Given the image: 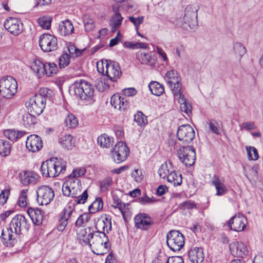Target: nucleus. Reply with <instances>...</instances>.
Instances as JSON below:
<instances>
[{
    "instance_id": "obj_13",
    "label": "nucleus",
    "mask_w": 263,
    "mask_h": 263,
    "mask_svg": "<svg viewBox=\"0 0 263 263\" xmlns=\"http://www.w3.org/2000/svg\"><path fill=\"white\" fill-rule=\"evenodd\" d=\"M105 66V74L111 82H116L120 78L121 71L119 64L114 61L106 60L102 63Z\"/></svg>"
},
{
    "instance_id": "obj_53",
    "label": "nucleus",
    "mask_w": 263,
    "mask_h": 263,
    "mask_svg": "<svg viewBox=\"0 0 263 263\" xmlns=\"http://www.w3.org/2000/svg\"><path fill=\"white\" fill-rule=\"evenodd\" d=\"M70 56L65 53L60 56L59 59V66L61 68H65L69 64Z\"/></svg>"
},
{
    "instance_id": "obj_48",
    "label": "nucleus",
    "mask_w": 263,
    "mask_h": 263,
    "mask_svg": "<svg viewBox=\"0 0 263 263\" xmlns=\"http://www.w3.org/2000/svg\"><path fill=\"white\" fill-rule=\"evenodd\" d=\"M124 47L129 49H146L147 45L144 43L126 42L124 43Z\"/></svg>"
},
{
    "instance_id": "obj_25",
    "label": "nucleus",
    "mask_w": 263,
    "mask_h": 263,
    "mask_svg": "<svg viewBox=\"0 0 263 263\" xmlns=\"http://www.w3.org/2000/svg\"><path fill=\"white\" fill-rule=\"evenodd\" d=\"M95 228L97 230V231L104 232L106 234L108 233L111 230V218L107 216L102 217L97 221Z\"/></svg>"
},
{
    "instance_id": "obj_45",
    "label": "nucleus",
    "mask_w": 263,
    "mask_h": 263,
    "mask_svg": "<svg viewBox=\"0 0 263 263\" xmlns=\"http://www.w3.org/2000/svg\"><path fill=\"white\" fill-rule=\"evenodd\" d=\"M103 201L101 198H97L91 205L89 206L90 213H95L103 208Z\"/></svg>"
},
{
    "instance_id": "obj_40",
    "label": "nucleus",
    "mask_w": 263,
    "mask_h": 263,
    "mask_svg": "<svg viewBox=\"0 0 263 263\" xmlns=\"http://www.w3.org/2000/svg\"><path fill=\"white\" fill-rule=\"evenodd\" d=\"M167 180L174 186L180 185L182 183L181 175L178 174L175 171H172L168 175Z\"/></svg>"
},
{
    "instance_id": "obj_1",
    "label": "nucleus",
    "mask_w": 263,
    "mask_h": 263,
    "mask_svg": "<svg viewBox=\"0 0 263 263\" xmlns=\"http://www.w3.org/2000/svg\"><path fill=\"white\" fill-rule=\"evenodd\" d=\"M72 88L76 97L86 105L91 104L95 101L93 87L86 81H77L72 84Z\"/></svg>"
},
{
    "instance_id": "obj_36",
    "label": "nucleus",
    "mask_w": 263,
    "mask_h": 263,
    "mask_svg": "<svg viewBox=\"0 0 263 263\" xmlns=\"http://www.w3.org/2000/svg\"><path fill=\"white\" fill-rule=\"evenodd\" d=\"M98 143L101 147L103 148H109L113 144V138L109 137L107 135L104 134L99 136L97 139Z\"/></svg>"
},
{
    "instance_id": "obj_38",
    "label": "nucleus",
    "mask_w": 263,
    "mask_h": 263,
    "mask_svg": "<svg viewBox=\"0 0 263 263\" xmlns=\"http://www.w3.org/2000/svg\"><path fill=\"white\" fill-rule=\"evenodd\" d=\"M148 87L152 93L157 96L161 95L164 91L163 85L156 81L151 82Z\"/></svg>"
},
{
    "instance_id": "obj_32",
    "label": "nucleus",
    "mask_w": 263,
    "mask_h": 263,
    "mask_svg": "<svg viewBox=\"0 0 263 263\" xmlns=\"http://www.w3.org/2000/svg\"><path fill=\"white\" fill-rule=\"evenodd\" d=\"M74 31V27L71 22L66 20L60 23L59 26V32L62 35H68L72 34Z\"/></svg>"
},
{
    "instance_id": "obj_49",
    "label": "nucleus",
    "mask_w": 263,
    "mask_h": 263,
    "mask_svg": "<svg viewBox=\"0 0 263 263\" xmlns=\"http://www.w3.org/2000/svg\"><path fill=\"white\" fill-rule=\"evenodd\" d=\"M90 213H85L80 215L75 222L76 226L77 227H80L86 223L90 220Z\"/></svg>"
},
{
    "instance_id": "obj_56",
    "label": "nucleus",
    "mask_w": 263,
    "mask_h": 263,
    "mask_svg": "<svg viewBox=\"0 0 263 263\" xmlns=\"http://www.w3.org/2000/svg\"><path fill=\"white\" fill-rule=\"evenodd\" d=\"M210 131L216 135H220L219 124L215 120H210L208 123Z\"/></svg>"
},
{
    "instance_id": "obj_4",
    "label": "nucleus",
    "mask_w": 263,
    "mask_h": 263,
    "mask_svg": "<svg viewBox=\"0 0 263 263\" xmlns=\"http://www.w3.org/2000/svg\"><path fill=\"white\" fill-rule=\"evenodd\" d=\"M167 85L171 88L175 98L178 100L181 111L189 116L192 112V106L191 104L186 100L181 91V84L180 83V79L175 82L168 81Z\"/></svg>"
},
{
    "instance_id": "obj_60",
    "label": "nucleus",
    "mask_w": 263,
    "mask_h": 263,
    "mask_svg": "<svg viewBox=\"0 0 263 263\" xmlns=\"http://www.w3.org/2000/svg\"><path fill=\"white\" fill-rule=\"evenodd\" d=\"M158 173L161 178L163 179H165L166 177L167 178L170 173L169 170L167 168V164H162L159 168Z\"/></svg>"
},
{
    "instance_id": "obj_62",
    "label": "nucleus",
    "mask_w": 263,
    "mask_h": 263,
    "mask_svg": "<svg viewBox=\"0 0 263 263\" xmlns=\"http://www.w3.org/2000/svg\"><path fill=\"white\" fill-rule=\"evenodd\" d=\"M129 21L133 23L134 26H135V28L136 31L138 30L139 26L140 24H141L144 21L143 16H139L138 17H135L134 16H129L128 17Z\"/></svg>"
},
{
    "instance_id": "obj_59",
    "label": "nucleus",
    "mask_w": 263,
    "mask_h": 263,
    "mask_svg": "<svg viewBox=\"0 0 263 263\" xmlns=\"http://www.w3.org/2000/svg\"><path fill=\"white\" fill-rule=\"evenodd\" d=\"M88 197L87 190H85L82 194L78 195L77 197H76L74 199V201L77 204H83L84 203Z\"/></svg>"
},
{
    "instance_id": "obj_16",
    "label": "nucleus",
    "mask_w": 263,
    "mask_h": 263,
    "mask_svg": "<svg viewBox=\"0 0 263 263\" xmlns=\"http://www.w3.org/2000/svg\"><path fill=\"white\" fill-rule=\"evenodd\" d=\"M247 219L242 214L238 213L233 216L229 221L228 226L230 230L240 232L246 227Z\"/></svg>"
},
{
    "instance_id": "obj_64",
    "label": "nucleus",
    "mask_w": 263,
    "mask_h": 263,
    "mask_svg": "<svg viewBox=\"0 0 263 263\" xmlns=\"http://www.w3.org/2000/svg\"><path fill=\"white\" fill-rule=\"evenodd\" d=\"M97 88L99 91H103L107 88H109V85L105 83V80L102 78L98 80L96 84Z\"/></svg>"
},
{
    "instance_id": "obj_8",
    "label": "nucleus",
    "mask_w": 263,
    "mask_h": 263,
    "mask_svg": "<svg viewBox=\"0 0 263 263\" xmlns=\"http://www.w3.org/2000/svg\"><path fill=\"white\" fill-rule=\"evenodd\" d=\"M179 159L186 166L193 165L195 161V149L190 146H182L177 151Z\"/></svg>"
},
{
    "instance_id": "obj_35",
    "label": "nucleus",
    "mask_w": 263,
    "mask_h": 263,
    "mask_svg": "<svg viewBox=\"0 0 263 263\" xmlns=\"http://www.w3.org/2000/svg\"><path fill=\"white\" fill-rule=\"evenodd\" d=\"M89 229H91V228H88L89 231ZM77 238L80 243L83 242L85 244L89 245L90 247H91L90 243V237L89 236V232L88 233L86 229L82 228L77 232Z\"/></svg>"
},
{
    "instance_id": "obj_19",
    "label": "nucleus",
    "mask_w": 263,
    "mask_h": 263,
    "mask_svg": "<svg viewBox=\"0 0 263 263\" xmlns=\"http://www.w3.org/2000/svg\"><path fill=\"white\" fill-rule=\"evenodd\" d=\"M135 227L137 229L147 230L153 224L152 218L146 213H140L134 218Z\"/></svg>"
},
{
    "instance_id": "obj_30",
    "label": "nucleus",
    "mask_w": 263,
    "mask_h": 263,
    "mask_svg": "<svg viewBox=\"0 0 263 263\" xmlns=\"http://www.w3.org/2000/svg\"><path fill=\"white\" fill-rule=\"evenodd\" d=\"M117 9H118L113 8V11L115 12V14L111 17L110 21V25L111 27V31L112 32H115L116 30L120 27L123 19V17L118 11Z\"/></svg>"
},
{
    "instance_id": "obj_52",
    "label": "nucleus",
    "mask_w": 263,
    "mask_h": 263,
    "mask_svg": "<svg viewBox=\"0 0 263 263\" xmlns=\"http://www.w3.org/2000/svg\"><path fill=\"white\" fill-rule=\"evenodd\" d=\"M85 173L86 169L84 167H77L72 171V173L68 175V177L73 179H79V177L83 176Z\"/></svg>"
},
{
    "instance_id": "obj_28",
    "label": "nucleus",
    "mask_w": 263,
    "mask_h": 263,
    "mask_svg": "<svg viewBox=\"0 0 263 263\" xmlns=\"http://www.w3.org/2000/svg\"><path fill=\"white\" fill-rule=\"evenodd\" d=\"M80 184H81V181L79 179H73L68 176L63 184L62 192L63 195L66 196H69V191H70V189L75 188Z\"/></svg>"
},
{
    "instance_id": "obj_27",
    "label": "nucleus",
    "mask_w": 263,
    "mask_h": 263,
    "mask_svg": "<svg viewBox=\"0 0 263 263\" xmlns=\"http://www.w3.org/2000/svg\"><path fill=\"white\" fill-rule=\"evenodd\" d=\"M188 257L193 263L201 262L204 258L202 249L201 248L191 249L189 252Z\"/></svg>"
},
{
    "instance_id": "obj_12",
    "label": "nucleus",
    "mask_w": 263,
    "mask_h": 263,
    "mask_svg": "<svg viewBox=\"0 0 263 263\" xmlns=\"http://www.w3.org/2000/svg\"><path fill=\"white\" fill-rule=\"evenodd\" d=\"M39 45L44 52L54 51L58 48L57 39L50 34H43L40 37Z\"/></svg>"
},
{
    "instance_id": "obj_14",
    "label": "nucleus",
    "mask_w": 263,
    "mask_h": 263,
    "mask_svg": "<svg viewBox=\"0 0 263 263\" xmlns=\"http://www.w3.org/2000/svg\"><path fill=\"white\" fill-rule=\"evenodd\" d=\"M73 213L74 209L71 206H68L63 210L59 218L57 224V229L59 231H63L69 223H71L74 220L75 218L73 215Z\"/></svg>"
},
{
    "instance_id": "obj_23",
    "label": "nucleus",
    "mask_w": 263,
    "mask_h": 263,
    "mask_svg": "<svg viewBox=\"0 0 263 263\" xmlns=\"http://www.w3.org/2000/svg\"><path fill=\"white\" fill-rule=\"evenodd\" d=\"M110 104L115 108L121 111H124L128 107L129 102L124 97H122L120 94H114L110 99Z\"/></svg>"
},
{
    "instance_id": "obj_43",
    "label": "nucleus",
    "mask_w": 263,
    "mask_h": 263,
    "mask_svg": "<svg viewBox=\"0 0 263 263\" xmlns=\"http://www.w3.org/2000/svg\"><path fill=\"white\" fill-rule=\"evenodd\" d=\"M45 70H46V74L48 77H50L52 74L57 73L58 71L57 65L54 63H44Z\"/></svg>"
},
{
    "instance_id": "obj_39",
    "label": "nucleus",
    "mask_w": 263,
    "mask_h": 263,
    "mask_svg": "<svg viewBox=\"0 0 263 263\" xmlns=\"http://www.w3.org/2000/svg\"><path fill=\"white\" fill-rule=\"evenodd\" d=\"M64 124L68 128H74L78 125V120L73 114L68 113L64 120Z\"/></svg>"
},
{
    "instance_id": "obj_18",
    "label": "nucleus",
    "mask_w": 263,
    "mask_h": 263,
    "mask_svg": "<svg viewBox=\"0 0 263 263\" xmlns=\"http://www.w3.org/2000/svg\"><path fill=\"white\" fill-rule=\"evenodd\" d=\"M197 8L192 5L187 6L185 9L183 20L190 28L197 25Z\"/></svg>"
},
{
    "instance_id": "obj_3",
    "label": "nucleus",
    "mask_w": 263,
    "mask_h": 263,
    "mask_svg": "<svg viewBox=\"0 0 263 263\" xmlns=\"http://www.w3.org/2000/svg\"><path fill=\"white\" fill-rule=\"evenodd\" d=\"M89 236L92 252L97 255H104L107 253L110 248V244L109 242L108 236L104 232L100 231L91 232L89 229Z\"/></svg>"
},
{
    "instance_id": "obj_46",
    "label": "nucleus",
    "mask_w": 263,
    "mask_h": 263,
    "mask_svg": "<svg viewBox=\"0 0 263 263\" xmlns=\"http://www.w3.org/2000/svg\"><path fill=\"white\" fill-rule=\"evenodd\" d=\"M53 94V92L51 89L47 88H42L39 90V93L35 95L34 96H40L44 99V102H46V99L50 98Z\"/></svg>"
},
{
    "instance_id": "obj_47",
    "label": "nucleus",
    "mask_w": 263,
    "mask_h": 263,
    "mask_svg": "<svg viewBox=\"0 0 263 263\" xmlns=\"http://www.w3.org/2000/svg\"><path fill=\"white\" fill-rule=\"evenodd\" d=\"M51 21L52 18L49 16H43L40 17L37 22L43 29H48L50 27Z\"/></svg>"
},
{
    "instance_id": "obj_50",
    "label": "nucleus",
    "mask_w": 263,
    "mask_h": 263,
    "mask_svg": "<svg viewBox=\"0 0 263 263\" xmlns=\"http://www.w3.org/2000/svg\"><path fill=\"white\" fill-rule=\"evenodd\" d=\"M234 50L236 54H237L240 59L246 53V49L240 43L237 42L234 45Z\"/></svg>"
},
{
    "instance_id": "obj_20",
    "label": "nucleus",
    "mask_w": 263,
    "mask_h": 263,
    "mask_svg": "<svg viewBox=\"0 0 263 263\" xmlns=\"http://www.w3.org/2000/svg\"><path fill=\"white\" fill-rule=\"evenodd\" d=\"M26 148L31 152H36L43 146L41 138L36 135H31L27 137L26 141Z\"/></svg>"
},
{
    "instance_id": "obj_7",
    "label": "nucleus",
    "mask_w": 263,
    "mask_h": 263,
    "mask_svg": "<svg viewBox=\"0 0 263 263\" xmlns=\"http://www.w3.org/2000/svg\"><path fill=\"white\" fill-rule=\"evenodd\" d=\"M36 201L40 205H47L53 200L54 197L53 190L47 185L39 186L36 191Z\"/></svg>"
},
{
    "instance_id": "obj_21",
    "label": "nucleus",
    "mask_w": 263,
    "mask_h": 263,
    "mask_svg": "<svg viewBox=\"0 0 263 263\" xmlns=\"http://www.w3.org/2000/svg\"><path fill=\"white\" fill-rule=\"evenodd\" d=\"M137 60L142 64L154 66L156 62V58L152 52L139 51L136 53Z\"/></svg>"
},
{
    "instance_id": "obj_55",
    "label": "nucleus",
    "mask_w": 263,
    "mask_h": 263,
    "mask_svg": "<svg viewBox=\"0 0 263 263\" xmlns=\"http://www.w3.org/2000/svg\"><path fill=\"white\" fill-rule=\"evenodd\" d=\"M248 159L251 160H256L258 158L257 150L254 147L246 146Z\"/></svg>"
},
{
    "instance_id": "obj_54",
    "label": "nucleus",
    "mask_w": 263,
    "mask_h": 263,
    "mask_svg": "<svg viewBox=\"0 0 263 263\" xmlns=\"http://www.w3.org/2000/svg\"><path fill=\"white\" fill-rule=\"evenodd\" d=\"M28 190L24 189L22 191L17 203L20 207H25L27 205V193Z\"/></svg>"
},
{
    "instance_id": "obj_42",
    "label": "nucleus",
    "mask_w": 263,
    "mask_h": 263,
    "mask_svg": "<svg viewBox=\"0 0 263 263\" xmlns=\"http://www.w3.org/2000/svg\"><path fill=\"white\" fill-rule=\"evenodd\" d=\"M10 153V143L3 139H0V155L6 157Z\"/></svg>"
},
{
    "instance_id": "obj_57",
    "label": "nucleus",
    "mask_w": 263,
    "mask_h": 263,
    "mask_svg": "<svg viewBox=\"0 0 263 263\" xmlns=\"http://www.w3.org/2000/svg\"><path fill=\"white\" fill-rule=\"evenodd\" d=\"M84 24L85 29L87 32L91 31L95 27L94 20L87 16H85L84 18Z\"/></svg>"
},
{
    "instance_id": "obj_26",
    "label": "nucleus",
    "mask_w": 263,
    "mask_h": 263,
    "mask_svg": "<svg viewBox=\"0 0 263 263\" xmlns=\"http://www.w3.org/2000/svg\"><path fill=\"white\" fill-rule=\"evenodd\" d=\"M27 213L33 223L37 226L42 224L44 215L43 211L39 208H29L27 210Z\"/></svg>"
},
{
    "instance_id": "obj_44",
    "label": "nucleus",
    "mask_w": 263,
    "mask_h": 263,
    "mask_svg": "<svg viewBox=\"0 0 263 263\" xmlns=\"http://www.w3.org/2000/svg\"><path fill=\"white\" fill-rule=\"evenodd\" d=\"M134 121L140 126H144L147 123L146 116L139 111L135 115Z\"/></svg>"
},
{
    "instance_id": "obj_31",
    "label": "nucleus",
    "mask_w": 263,
    "mask_h": 263,
    "mask_svg": "<svg viewBox=\"0 0 263 263\" xmlns=\"http://www.w3.org/2000/svg\"><path fill=\"white\" fill-rule=\"evenodd\" d=\"M30 68L39 78H42L46 73L44 63L38 59H35L33 61Z\"/></svg>"
},
{
    "instance_id": "obj_9",
    "label": "nucleus",
    "mask_w": 263,
    "mask_h": 263,
    "mask_svg": "<svg viewBox=\"0 0 263 263\" xmlns=\"http://www.w3.org/2000/svg\"><path fill=\"white\" fill-rule=\"evenodd\" d=\"M129 154V149L122 141L118 142L111 151V155L115 162L120 163L125 161Z\"/></svg>"
},
{
    "instance_id": "obj_63",
    "label": "nucleus",
    "mask_w": 263,
    "mask_h": 263,
    "mask_svg": "<svg viewBox=\"0 0 263 263\" xmlns=\"http://www.w3.org/2000/svg\"><path fill=\"white\" fill-rule=\"evenodd\" d=\"M132 176L134 178L135 181L137 182H140L143 178L141 171L138 169H135L134 171L132 174Z\"/></svg>"
},
{
    "instance_id": "obj_24",
    "label": "nucleus",
    "mask_w": 263,
    "mask_h": 263,
    "mask_svg": "<svg viewBox=\"0 0 263 263\" xmlns=\"http://www.w3.org/2000/svg\"><path fill=\"white\" fill-rule=\"evenodd\" d=\"M39 177L36 173L31 171H24L20 175V181L24 185L36 183Z\"/></svg>"
},
{
    "instance_id": "obj_22",
    "label": "nucleus",
    "mask_w": 263,
    "mask_h": 263,
    "mask_svg": "<svg viewBox=\"0 0 263 263\" xmlns=\"http://www.w3.org/2000/svg\"><path fill=\"white\" fill-rule=\"evenodd\" d=\"M229 247L232 254L238 257H243L249 252L247 246L241 241L233 242L230 244Z\"/></svg>"
},
{
    "instance_id": "obj_41",
    "label": "nucleus",
    "mask_w": 263,
    "mask_h": 263,
    "mask_svg": "<svg viewBox=\"0 0 263 263\" xmlns=\"http://www.w3.org/2000/svg\"><path fill=\"white\" fill-rule=\"evenodd\" d=\"M35 115L28 111L23 116L22 120L23 124L26 127H30L33 125L35 123L36 118Z\"/></svg>"
},
{
    "instance_id": "obj_5",
    "label": "nucleus",
    "mask_w": 263,
    "mask_h": 263,
    "mask_svg": "<svg viewBox=\"0 0 263 263\" xmlns=\"http://www.w3.org/2000/svg\"><path fill=\"white\" fill-rule=\"evenodd\" d=\"M17 82L11 76L4 77L0 80V95L4 98H10L17 91Z\"/></svg>"
},
{
    "instance_id": "obj_34",
    "label": "nucleus",
    "mask_w": 263,
    "mask_h": 263,
    "mask_svg": "<svg viewBox=\"0 0 263 263\" xmlns=\"http://www.w3.org/2000/svg\"><path fill=\"white\" fill-rule=\"evenodd\" d=\"M4 135L9 140L15 141L26 135L24 131L15 130L13 129H7L4 132Z\"/></svg>"
},
{
    "instance_id": "obj_58",
    "label": "nucleus",
    "mask_w": 263,
    "mask_h": 263,
    "mask_svg": "<svg viewBox=\"0 0 263 263\" xmlns=\"http://www.w3.org/2000/svg\"><path fill=\"white\" fill-rule=\"evenodd\" d=\"M166 82L168 81L175 82L180 79L177 71L174 70L168 71L165 74Z\"/></svg>"
},
{
    "instance_id": "obj_6",
    "label": "nucleus",
    "mask_w": 263,
    "mask_h": 263,
    "mask_svg": "<svg viewBox=\"0 0 263 263\" xmlns=\"http://www.w3.org/2000/svg\"><path fill=\"white\" fill-rule=\"evenodd\" d=\"M166 243L172 251H179L184 246V236L179 231L171 230L166 235Z\"/></svg>"
},
{
    "instance_id": "obj_2",
    "label": "nucleus",
    "mask_w": 263,
    "mask_h": 263,
    "mask_svg": "<svg viewBox=\"0 0 263 263\" xmlns=\"http://www.w3.org/2000/svg\"><path fill=\"white\" fill-rule=\"evenodd\" d=\"M66 168V162L58 158H51L44 162L41 166L42 175L46 177H55L63 173Z\"/></svg>"
},
{
    "instance_id": "obj_29",
    "label": "nucleus",
    "mask_w": 263,
    "mask_h": 263,
    "mask_svg": "<svg viewBox=\"0 0 263 263\" xmlns=\"http://www.w3.org/2000/svg\"><path fill=\"white\" fill-rule=\"evenodd\" d=\"M211 182L212 185L216 188L217 196H222L227 193V189L225 184L220 181L219 177L217 175H214L213 176Z\"/></svg>"
},
{
    "instance_id": "obj_61",
    "label": "nucleus",
    "mask_w": 263,
    "mask_h": 263,
    "mask_svg": "<svg viewBox=\"0 0 263 263\" xmlns=\"http://www.w3.org/2000/svg\"><path fill=\"white\" fill-rule=\"evenodd\" d=\"M10 189H6L3 190L0 194V204L4 205L5 204L8 200V197L10 195Z\"/></svg>"
},
{
    "instance_id": "obj_37",
    "label": "nucleus",
    "mask_w": 263,
    "mask_h": 263,
    "mask_svg": "<svg viewBox=\"0 0 263 263\" xmlns=\"http://www.w3.org/2000/svg\"><path fill=\"white\" fill-rule=\"evenodd\" d=\"M59 143L66 149H71L73 146V137L70 135H66L59 139Z\"/></svg>"
},
{
    "instance_id": "obj_15",
    "label": "nucleus",
    "mask_w": 263,
    "mask_h": 263,
    "mask_svg": "<svg viewBox=\"0 0 263 263\" xmlns=\"http://www.w3.org/2000/svg\"><path fill=\"white\" fill-rule=\"evenodd\" d=\"M10 229L14 231L15 235L21 234L23 231H27L29 229V224L24 216L17 214L11 220L9 224Z\"/></svg>"
},
{
    "instance_id": "obj_17",
    "label": "nucleus",
    "mask_w": 263,
    "mask_h": 263,
    "mask_svg": "<svg viewBox=\"0 0 263 263\" xmlns=\"http://www.w3.org/2000/svg\"><path fill=\"white\" fill-rule=\"evenodd\" d=\"M4 25L6 29L14 35H18L23 31V24L16 17L8 18L5 21Z\"/></svg>"
},
{
    "instance_id": "obj_51",
    "label": "nucleus",
    "mask_w": 263,
    "mask_h": 263,
    "mask_svg": "<svg viewBox=\"0 0 263 263\" xmlns=\"http://www.w3.org/2000/svg\"><path fill=\"white\" fill-rule=\"evenodd\" d=\"M112 183V179L110 177H108L100 181V189L102 192L107 191L109 186Z\"/></svg>"
},
{
    "instance_id": "obj_10",
    "label": "nucleus",
    "mask_w": 263,
    "mask_h": 263,
    "mask_svg": "<svg viewBox=\"0 0 263 263\" xmlns=\"http://www.w3.org/2000/svg\"><path fill=\"white\" fill-rule=\"evenodd\" d=\"M46 103L40 96H33L29 99L25 103L28 112L33 113L36 116L41 115L45 108Z\"/></svg>"
},
{
    "instance_id": "obj_11",
    "label": "nucleus",
    "mask_w": 263,
    "mask_h": 263,
    "mask_svg": "<svg viewBox=\"0 0 263 263\" xmlns=\"http://www.w3.org/2000/svg\"><path fill=\"white\" fill-rule=\"evenodd\" d=\"M195 136V133L193 127L189 124H184L180 126L177 130V137L183 144L190 143Z\"/></svg>"
},
{
    "instance_id": "obj_33",
    "label": "nucleus",
    "mask_w": 263,
    "mask_h": 263,
    "mask_svg": "<svg viewBox=\"0 0 263 263\" xmlns=\"http://www.w3.org/2000/svg\"><path fill=\"white\" fill-rule=\"evenodd\" d=\"M14 231L13 229H10V227L6 228L5 229H3L2 232L1 238L4 244H6L7 246L10 245L11 240L15 239Z\"/></svg>"
}]
</instances>
